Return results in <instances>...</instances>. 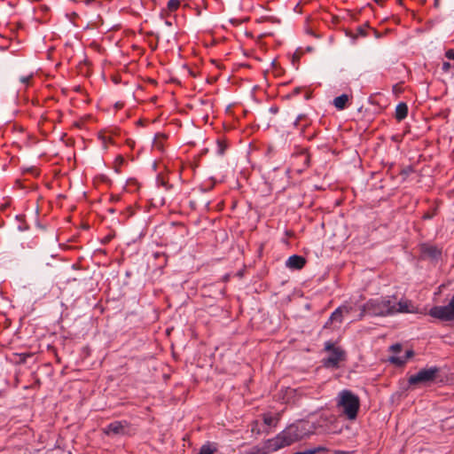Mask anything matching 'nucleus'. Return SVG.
<instances>
[{"instance_id": "423d86ee", "label": "nucleus", "mask_w": 454, "mask_h": 454, "mask_svg": "<svg viewBox=\"0 0 454 454\" xmlns=\"http://www.w3.org/2000/svg\"><path fill=\"white\" fill-rule=\"evenodd\" d=\"M438 371L439 370L436 367L422 369L418 373L411 375L409 378V383L411 385H415L419 383H427L433 381Z\"/></svg>"}, {"instance_id": "9d476101", "label": "nucleus", "mask_w": 454, "mask_h": 454, "mask_svg": "<svg viewBox=\"0 0 454 454\" xmlns=\"http://www.w3.org/2000/svg\"><path fill=\"white\" fill-rule=\"evenodd\" d=\"M262 420L266 429L275 427L279 420V413L271 411L263 413Z\"/></svg>"}, {"instance_id": "9b49d317", "label": "nucleus", "mask_w": 454, "mask_h": 454, "mask_svg": "<svg viewBox=\"0 0 454 454\" xmlns=\"http://www.w3.org/2000/svg\"><path fill=\"white\" fill-rule=\"evenodd\" d=\"M408 114V106L405 103H399L395 107V118L397 121H402L406 118Z\"/></svg>"}, {"instance_id": "7ed1b4c3", "label": "nucleus", "mask_w": 454, "mask_h": 454, "mask_svg": "<svg viewBox=\"0 0 454 454\" xmlns=\"http://www.w3.org/2000/svg\"><path fill=\"white\" fill-rule=\"evenodd\" d=\"M336 407L340 413L348 420H355L360 408L357 395L349 389L340 390L335 398Z\"/></svg>"}, {"instance_id": "6ab92c4d", "label": "nucleus", "mask_w": 454, "mask_h": 454, "mask_svg": "<svg viewBox=\"0 0 454 454\" xmlns=\"http://www.w3.org/2000/svg\"><path fill=\"white\" fill-rule=\"evenodd\" d=\"M216 450L215 447H213L210 443H206L201 446L198 454H214Z\"/></svg>"}, {"instance_id": "20e7f679", "label": "nucleus", "mask_w": 454, "mask_h": 454, "mask_svg": "<svg viewBox=\"0 0 454 454\" xmlns=\"http://www.w3.org/2000/svg\"><path fill=\"white\" fill-rule=\"evenodd\" d=\"M325 349L330 352V354L328 357L324 360V365L327 368H337L340 362L344 359V351L340 348H336L331 341L325 343Z\"/></svg>"}, {"instance_id": "5701e85b", "label": "nucleus", "mask_w": 454, "mask_h": 454, "mask_svg": "<svg viewBox=\"0 0 454 454\" xmlns=\"http://www.w3.org/2000/svg\"><path fill=\"white\" fill-rule=\"evenodd\" d=\"M339 308H342L343 309V313L344 315L346 314H348L350 313V311L352 310V307L350 305H348V304H343L341 306H340Z\"/></svg>"}, {"instance_id": "1a4fd4ad", "label": "nucleus", "mask_w": 454, "mask_h": 454, "mask_svg": "<svg viewBox=\"0 0 454 454\" xmlns=\"http://www.w3.org/2000/svg\"><path fill=\"white\" fill-rule=\"evenodd\" d=\"M305 259L297 254L291 255L286 262V266L290 270H301L305 265Z\"/></svg>"}, {"instance_id": "393cba45", "label": "nucleus", "mask_w": 454, "mask_h": 454, "mask_svg": "<svg viewBox=\"0 0 454 454\" xmlns=\"http://www.w3.org/2000/svg\"><path fill=\"white\" fill-rule=\"evenodd\" d=\"M450 67H451V65L449 62H443L442 63V70L444 72H448Z\"/></svg>"}, {"instance_id": "aec40b11", "label": "nucleus", "mask_w": 454, "mask_h": 454, "mask_svg": "<svg viewBox=\"0 0 454 454\" xmlns=\"http://www.w3.org/2000/svg\"><path fill=\"white\" fill-rule=\"evenodd\" d=\"M98 138L101 140L105 148L107 147L108 144L112 143V137L110 136H106V134L100 133L98 135Z\"/></svg>"}, {"instance_id": "dca6fc26", "label": "nucleus", "mask_w": 454, "mask_h": 454, "mask_svg": "<svg viewBox=\"0 0 454 454\" xmlns=\"http://www.w3.org/2000/svg\"><path fill=\"white\" fill-rule=\"evenodd\" d=\"M343 316H344V313H343V309L342 308H337L330 316V318H329V321H331V323H333V322H338V323H341L342 322V319H343Z\"/></svg>"}, {"instance_id": "f3484780", "label": "nucleus", "mask_w": 454, "mask_h": 454, "mask_svg": "<svg viewBox=\"0 0 454 454\" xmlns=\"http://www.w3.org/2000/svg\"><path fill=\"white\" fill-rule=\"evenodd\" d=\"M268 12L263 6L257 5V22L267 20L270 17L267 14Z\"/></svg>"}, {"instance_id": "f8f14e48", "label": "nucleus", "mask_w": 454, "mask_h": 454, "mask_svg": "<svg viewBox=\"0 0 454 454\" xmlns=\"http://www.w3.org/2000/svg\"><path fill=\"white\" fill-rule=\"evenodd\" d=\"M166 139L167 137L164 134H157L153 144V149L162 152L164 150V144Z\"/></svg>"}, {"instance_id": "6e6552de", "label": "nucleus", "mask_w": 454, "mask_h": 454, "mask_svg": "<svg viewBox=\"0 0 454 454\" xmlns=\"http://www.w3.org/2000/svg\"><path fill=\"white\" fill-rule=\"evenodd\" d=\"M106 435H122L129 432V423L127 421H114L107 425L104 429Z\"/></svg>"}, {"instance_id": "4be33fe9", "label": "nucleus", "mask_w": 454, "mask_h": 454, "mask_svg": "<svg viewBox=\"0 0 454 454\" xmlns=\"http://www.w3.org/2000/svg\"><path fill=\"white\" fill-rule=\"evenodd\" d=\"M365 315H369V310H365V303L361 307V312L358 316V319H362Z\"/></svg>"}, {"instance_id": "0eeeda50", "label": "nucleus", "mask_w": 454, "mask_h": 454, "mask_svg": "<svg viewBox=\"0 0 454 454\" xmlns=\"http://www.w3.org/2000/svg\"><path fill=\"white\" fill-rule=\"evenodd\" d=\"M390 351L393 353V356H389L388 361L397 366L403 365L413 356L412 350H406L404 355H399L402 351V345L399 343L392 345Z\"/></svg>"}, {"instance_id": "a211bd4d", "label": "nucleus", "mask_w": 454, "mask_h": 454, "mask_svg": "<svg viewBox=\"0 0 454 454\" xmlns=\"http://www.w3.org/2000/svg\"><path fill=\"white\" fill-rule=\"evenodd\" d=\"M180 0H169L167 4L168 12H174L180 7Z\"/></svg>"}, {"instance_id": "39448f33", "label": "nucleus", "mask_w": 454, "mask_h": 454, "mask_svg": "<svg viewBox=\"0 0 454 454\" xmlns=\"http://www.w3.org/2000/svg\"><path fill=\"white\" fill-rule=\"evenodd\" d=\"M429 315L433 317L442 320H453L454 319V297L445 306H434L430 311Z\"/></svg>"}, {"instance_id": "f257e3e1", "label": "nucleus", "mask_w": 454, "mask_h": 454, "mask_svg": "<svg viewBox=\"0 0 454 454\" xmlns=\"http://www.w3.org/2000/svg\"><path fill=\"white\" fill-rule=\"evenodd\" d=\"M315 429V425L309 421H296L285 428L276 437L269 439L264 443V447L262 449L257 448V454H268L290 446L291 444L314 434Z\"/></svg>"}, {"instance_id": "2eb2a0df", "label": "nucleus", "mask_w": 454, "mask_h": 454, "mask_svg": "<svg viewBox=\"0 0 454 454\" xmlns=\"http://www.w3.org/2000/svg\"><path fill=\"white\" fill-rule=\"evenodd\" d=\"M423 253L433 259H437L441 255V251L433 246L426 247Z\"/></svg>"}, {"instance_id": "ddd939ff", "label": "nucleus", "mask_w": 454, "mask_h": 454, "mask_svg": "<svg viewBox=\"0 0 454 454\" xmlns=\"http://www.w3.org/2000/svg\"><path fill=\"white\" fill-rule=\"evenodd\" d=\"M348 101V95L346 94H342L339 97H336L334 99H333V106L339 109V110H343L346 108V106H347V103Z\"/></svg>"}, {"instance_id": "412c9836", "label": "nucleus", "mask_w": 454, "mask_h": 454, "mask_svg": "<svg viewBox=\"0 0 454 454\" xmlns=\"http://www.w3.org/2000/svg\"><path fill=\"white\" fill-rule=\"evenodd\" d=\"M33 79V74L24 75L20 77V82L25 86L27 87L30 85V82Z\"/></svg>"}, {"instance_id": "b1692460", "label": "nucleus", "mask_w": 454, "mask_h": 454, "mask_svg": "<svg viewBox=\"0 0 454 454\" xmlns=\"http://www.w3.org/2000/svg\"><path fill=\"white\" fill-rule=\"evenodd\" d=\"M445 56L447 59L454 60V50H452V49L448 50L445 53Z\"/></svg>"}, {"instance_id": "4468645a", "label": "nucleus", "mask_w": 454, "mask_h": 454, "mask_svg": "<svg viewBox=\"0 0 454 454\" xmlns=\"http://www.w3.org/2000/svg\"><path fill=\"white\" fill-rule=\"evenodd\" d=\"M328 450L325 446H317V447H312L306 449L301 451L294 452V454H322L326 452Z\"/></svg>"}, {"instance_id": "f03ea898", "label": "nucleus", "mask_w": 454, "mask_h": 454, "mask_svg": "<svg viewBox=\"0 0 454 454\" xmlns=\"http://www.w3.org/2000/svg\"><path fill=\"white\" fill-rule=\"evenodd\" d=\"M365 310H369V315L372 317H392L396 314L417 313L418 308L408 299L386 295L367 301Z\"/></svg>"}, {"instance_id": "a878e982", "label": "nucleus", "mask_w": 454, "mask_h": 454, "mask_svg": "<svg viewBox=\"0 0 454 454\" xmlns=\"http://www.w3.org/2000/svg\"><path fill=\"white\" fill-rule=\"evenodd\" d=\"M438 4H439V0H434V6H438Z\"/></svg>"}]
</instances>
